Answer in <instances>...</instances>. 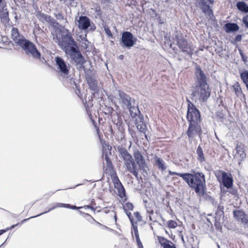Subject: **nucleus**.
I'll list each match as a JSON object with an SVG mask.
<instances>
[{
    "instance_id": "3",
    "label": "nucleus",
    "mask_w": 248,
    "mask_h": 248,
    "mask_svg": "<svg viewBox=\"0 0 248 248\" xmlns=\"http://www.w3.org/2000/svg\"><path fill=\"white\" fill-rule=\"evenodd\" d=\"M191 96L192 99L195 101L204 102L207 100L211 95V91L209 86H202L196 85L192 87Z\"/></svg>"
},
{
    "instance_id": "9",
    "label": "nucleus",
    "mask_w": 248,
    "mask_h": 248,
    "mask_svg": "<svg viewBox=\"0 0 248 248\" xmlns=\"http://www.w3.org/2000/svg\"><path fill=\"white\" fill-rule=\"evenodd\" d=\"M200 124V123H189L186 133L190 141L192 140L195 136H200L201 135L202 128Z\"/></svg>"
},
{
    "instance_id": "37",
    "label": "nucleus",
    "mask_w": 248,
    "mask_h": 248,
    "mask_svg": "<svg viewBox=\"0 0 248 248\" xmlns=\"http://www.w3.org/2000/svg\"><path fill=\"white\" fill-rule=\"evenodd\" d=\"M158 240L160 245L163 247V248L165 247L166 245H167L169 243H171L170 241L168 240L164 237H159Z\"/></svg>"
},
{
    "instance_id": "61",
    "label": "nucleus",
    "mask_w": 248,
    "mask_h": 248,
    "mask_svg": "<svg viewBox=\"0 0 248 248\" xmlns=\"http://www.w3.org/2000/svg\"><path fill=\"white\" fill-rule=\"evenodd\" d=\"M114 219H115V222H116V220H117V216H116V214H115V215H114Z\"/></svg>"
},
{
    "instance_id": "10",
    "label": "nucleus",
    "mask_w": 248,
    "mask_h": 248,
    "mask_svg": "<svg viewBox=\"0 0 248 248\" xmlns=\"http://www.w3.org/2000/svg\"><path fill=\"white\" fill-rule=\"evenodd\" d=\"M137 40L134 38L133 34L129 31H124L122 35L121 41L123 43L122 46L127 48L133 46Z\"/></svg>"
},
{
    "instance_id": "48",
    "label": "nucleus",
    "mask_w": 248,
    "mask_h": 248,
    "mask_svg": "<svg viewBox=\"0 0 248 248\" xmlns=\"http://www.w3.org/2000/svg\"><path fill=\"white\" fill-rule=\"evenodd\" d=\"M126 215L128 216L131 224H133V218L131 216V213L130 212H128L127 210L125 211Z\"/></svg>"
},
{
    "instance_id": "64",
    "label": "nucleus",
    "mask_w": 248,
    "mask_h": 248,
    "mask_svg": "<svg viewBox=\"0 0 248 248\" xmlns=\"http://www.w3.org/2000/svg\"><path fill=\"white\" fill-rule=\"evenodd\" d=\"M139 248H143V246H141L140 247H139Z\"/></svg>"
},
{
    "instance_id": "27",
    "label": "nucleus",
    "mask_w": 248,
    "mask_h": 248,
    "mask_svg": "<svg viewBox=\"0 0 248 248\" xmlns=\"http://www.w3.org/2000/svg\"><path fill=\"white\" fill-rule=\"evenodd\" d=\"M69 206H70L69 204H65V203H57L55 204L54 206H53L52 208L49 209L47 211H45L43 213H41L37 216H35L34 217H32L31 218L38 217L39 216H41V215L46 214V213H48V212L50 211L51 210H53L56 208L64 207V208H68V207H69Z\"/></svg>"
},
{
    "instance_id": "36",
    "label": "nucleus",
    "mask_w": 248,
    "mask_h": 248,
    "mask_svg": "<svg viewBox=\"0 0 248 248\" xmlns=\"http://www.w3.org/2000/svg\"><path fill=\"white\" fill-rule=\"evenodd\" d=\"M55 16L58 20H60V21L62 23H67L66 19L64 17V16L62 14V13L59 12L58 13L55 14Z\"/></svg>"
},
{
    "instance_id": "57",
    "label": "nucleus",
    "mask_w": 248,
    "mask_h": 248,
    "mask_svg": "<svg viewBox=\"0 0 248 248\" xmlns=\"http://www.w3.org/2000/svg\"><path fill=\"white\" fill-rule=\"evenodd\" d=\"M113 97L112 96V95H110L109 97H108V98L109 99H110L112 101H113Z\"/></svg>"
},
{
    "instance_id": "60",
    "label": "nucleus",
    "mask_w": 248,
    "mask_h": 248,
    "mask_svg": "<svg viewBox=\"0 0 248 248\" xmlns=\"http://www.w3.org/2000/svg\"><path fill=\"white\" fill-rule=\"evenodd\" d=\"M30 218H26V219H24L23 221H22V222H24L25 221H26L27 220H29Z\"/></svg>"
},
{
    "instance_id": "8",
    "label": "nucleus",
    "mask_w": 248,
    "mask_h": 248,
    "mask_svg": "<svg viewBox=\"0 0 248 248\" xmlns=\"http://www.w3.org/2000/svg\"><path fill=\"white\" fill-rule=\"evenodd\" d=\"M66 54L68 55L77 65L82 66L85 62L84 58L79 51L78 46L76 48L72 47L69 50H67Z\"/></svg>"
},
{
    "instance_id": "63",
    "label": "nucleus",
    "mask_w": 248,
    "mask_h": 248,
    "mask_svg": "<svg viewBox=\"0 0 248 248\" xmlns=\"http://www.w3.org/2000/svg\"><path fill=\"white\" fill-rule=\"evenodd\" d=\"M83 47H84V48H87V45L85 43V46H83Z\"/></svg>"
},
{
    "instance_id": "34",
    "label": "nucleus",
    "mask_w": 248,
    "mask_h": 248,
    "mask_svg": "<svg viewBox=\"0 0 248 248\" xmlns=\"http://www.w3.org/2000/svg\"><path fill=\"white\" fill-rule=\"evenodd\" d=\"M52 35L53 36V40L57 43L58 45H60V44L61 41L62 36L63 35L60 32H55L52 33Z\"/></svg>"
},
{
    "instance_id": "1",
    "label": "nucleus",
    "mask_w": 248,
    "mask_h": 248,
    "mask_svg": "<svg viewBox=\"0 0 248 248\" xmlns=\"http://www.w3.org/2000/svg\"><path fill=\"white\" fill-rule=\"evenodd\" d=\"M184 180L188 186L194 189L200 197L204 195L206 191V182L204 174L202 172L186 173Z\"/></svg>"
},
{
    "instance_id": "26",
    "label": "nucleus",
    "mask_w": 248,
    "mask_h": 248,
    "mask_svg": "<svg viewBox=\"0 0 248 248\" xmlns=\"http://www.w3.org/2000/svg\"><path fill=\"white\" fill-rule=\"evenodd\" d=\"M90 88L93 91L96 92L98 90L97 81L92 78H90L87 80Z\"/></svg>"
},
{
    "instance_id": "28",
    "label": "nucleus",
    "mask_w": 248,
    "mask_h": 248,
    "mask_svg": "<svg viewBox=\"0 0 248 248\" xmlns=\"http://www.w3.org/2000/svg\"><path fill=\"white\" fill-rule=\"evenodd\" d=\"M155 159V165L158 167L159 170H164L166 169V167L165 165V162L162 158L156 156Z\"/></svg>"
},
{
    "instance_id": "51",
    "label": "nucleus",
    "mask_w": 248,
    "mask_h": 248,
    "mask_svg": "<svg viewBox=\"0 0 248 248\" xmlns=\"http://www.w3.org/2000/svg\"><path fill=\"white\" fill-rule=\"evenodd\" d=\"M132 226H133V231L134 232V233H138L139 232H138L137 226L135 225L134 224V222H133V224H132Z\"/></svg>"
},
{
    "instance_id": "23",
    "label": "nucleus",
    "mask_w": 248,
    "mask_h": 248,
    "mask_svg": "<svg viewBox=\"0 0 248 248\" xmlns=\"http://www.w3.org/2000/svg\"><path fill=\"white\" fill-rule=\"evenodd\" d=\"M114 186L117 190V193L121 198L125 196V191L121 183L118 180V182L114 184Z\"/></svg>"
},
{
    "instance_id": "22",
    "label": "nucleus",
    "mask_w": 248,
    "mask_h": 248,
    "mask_svg": "<svg viewBox=\"0 0 248 248\" xmlns=\"http://www.w3.org/2000/svg\"><path fill=\"white\" fill-rule=\"evenodd\" d=\"M236 154L235 155L236 157H239L240 161L244 160L246 157V155L245 153L243 146L241 145H237L235 148Z\"/></svg>"
},
{
    "instance_id": "44",
    "label": "nucleus",
    "mask_w": 248,
    "mask_h": 248,
    "mask_svg": "<svg viewBox=\"0 0 248 248\" xmlns=\"http://www.w3.org/2000/svg\"><path fill=\"white\" fill-rule=\"evenodd\" d=\"M235 93L239 95L242 93V90L240 87L239 85H237L236 87H234Z\"/></svg>"
},
{
    "instance_id": "31",
    "label": "nucleus",
    "mask_w": 248,
    "mask_h": 248,
    "mask_svg": "<svg viewBox=\"0 0 248 248\" xmlns=\"http://www.w3.org/2000/svg\"><path fill=\"white\" fill-rule=\"evenodd\" d=\"M196 154L197 155V159L200 163H202L205 161L202 149L200 145L197 149Z\"/></svg>"
},
{
    "instance_id": "59",
    "label": "nucleus",
    "mask_w": 248,
    "mask_h": 248,
    "mask_svg": "<svg viewBox=\"0 0 248 248\" xmlns=\"http://www.w3.org/2000/svg\"><path fill=\"white\" fill-rule=\"evenodd\" d=\"M210 3H213L214 2V0H207Z\"/></svg>"
},
{
    "instance_id": "4",
    "label": "nucleus",
    "mask_w": 248,
    "mask_h": 248,
    "mask_svg": "<svg viewBox=\"0 0 248 248\" xmlns=\"http://www.w3.org/2000/svg\"><path fill=\"white\" fill-rule=\"evenodd\" d=\"M120 153L123 159L124 165L127 170L132 173L136 178H138V168L131 155L126 149L124 148L120 150Z\"/></svg>"
},
{
    "instance_id": "6",
    "label": "nucleus",
    "mask_w": 248,
    "mask_h": 248,
    "mask_svg": "<svg viewBox=\"0 0 248 248\" xmlns=\"http://www.w3.org/2000/svg\"><path fill=\"white\" fill-rule=\"evenodd\" d=\"M59 46L65 53L67 50H69L72 47L76 48L78 46L76 42L74 40L72 36L69 34H63L62 36Z\"/></svg>"
},
{
    "instance_id": "39",
    "label": "nucleus",
    "mask_w": 248,
    "mask_h": 248,
    "mask_svg": "<svg viewBox=\"0 0 248 248\" xmlns=\"http://www.w3.org/2000/svg\"><path fill=\"white\" fill-rule=\"evenodd\" d=\"M167 225L170 228H175L177 226V223L174 220H169L167 222Z\"/></svg>"
},
{
    "instance_id": "11",
    "label": "nucleus",
    "mask_w": 248,
    "mask_h": 248,
    "mask_svg": "<svg viewBox=\"0 0 248 248\" xmlns=\"http://www.w3.org/2000/svg\"><path fill=\"white\" fill-rule=\"evenodd\" d=\"M120 103L121 107L125 109L129 106H131L134 102L135 100L132 99V98L128 94L121 90H118Z\"/></svg>"
},
{
    "instance_id": "30",
    "label": "nucleus",
    "mask_w": 248,
    "mask_h": 248,
    "mask_svg": "<svg viewBox=\"0 0 248 248\" xmlns=\"http://www.w3.org/2000/svg\"><path fill=\"white\" fill-rule=\"evenodd\" d=\"M236 6L239 11L245 13H248V5L245 2L238 1Z\"/></svg>"
},
{
    "instance_id": "12",
    "label": "nucleus",
    "mask_w": 248,
    "mask_h": 248,
    "mask_svg": "<svg viewBox=\"0 0 248 248\" xmlns=\"http://www.w3.org/2000/svg\"><path fill=\"white\" fill-rule=\"evenodd\" d=\"M195 76L196 85L209 86L207 82L206 76L199 66H196L195 67Z\"/></svg>"
},
{
    "instance_id": "5",
    "label": "nucleus",
    "mask_w": 248,
    "mask_h": 248,
    "mask_svg": "<svg viewBox=\"0 0 248 248\" xmlns=\"http://www.w3.org/2000/svg\"><path fill=\"white\" fill-rule=\"evenodd\" d=\"M188 106L186 118L189 123H200L201 115L199 110L195 106L187 100Z\"/></svg>"
},
{
    "instance_id": "43",
    "label": "nucleus",
    "mask_w": 248,
    "mask_h": 248,
    "mask_svg": "<svg viewBox=\"0 0 248 248\" xmlns=\"http://www.w3.org/2000/svg\"><path fill=\"white\" fill-rule=\"evenodd\" d=\"M135 235L136 237V241L138 247H140L141 246H142V243L140 240L139 232L137 233H135Z\"/></svg>"
},
{
    "instance_id": "50",
    "label": "nucleus",
    "mask_w": 248,
    "mask_h": 248,
    "mask_svg": "<svg viewBox=\"0 0 248 248\" xmlns=\"http://www.w3.org/2000/svg\"><path fill=\"white\" fill-rule=\"evenodd\" d=\"M242 36L241 34H238L235 37V42H240L242 40Z\"/></svg>"
},
{
    "instance_id": "41",
    "label": "nucleus",
    "mask_w": 248,
    "mask_h": 248,
    "mask_svg": "<svg viewBox=\"0 0 248 248\" xmlns=\"http://www.w3.org/2000/svg\"><path fill=\"white\" fill-rule=\"evenodd\" d=\"M238 51L242 60L244 62H247L248 57L243 53V51L241 49H238Z\"/></svg>"
},
{
    "instance_id": "54",
    "label": "nucleus",
    "mask_w": 248,
    "mask_h": 248,
    "mask_svg": "<svg viewBox=\"0 0 248 248\" xmlns=\"http://www.w3.org/2000/svg\"><path fill=\"white\" fill-rule=\"evenodd\" d=\"M245 226H244L245 228H248V219H247L246 221L244 223Z\"/></svg>"
},
{
    "instance_id": "15",
    "label": "nucleus",
    "mask_w": 248,
    "mask_h": 248,
    "mask_svg": "<svg viewBox=\"0 0 248 248\" xmlns=\"http://www.w3.org/2000/svg\"><path fill=\"white\" fill-rule=\"evenodd\" d=\"M11 35L13 41L19 46L26 39L25 37L19 32L18 29L16 27H12Z\"/></svg>"
},
{
    "instance_id": "16",
    "label": "nucleus",
    "mask_w": 248,
    "mask_h": 248,
    "mask_svg": "<svg viewBox=\"0 0 248 248\" xmlns=\"http://www.w3.org/2000/svg\"><path fill=\"white\" fill-rule=\"evenodd\" d=\"M196 4L202 9L203 13L211 17L213 16V11L209 5L207 4L205 0H196Z\"/></svg>"
},
{
    "instance_id": "14",
    "label": "nucleus",
    "mask_w": 248,
    "mask_h": 248,
    "mask_svg": "<svg viewBox=\"0 0 248 248\" xmlns=\"http://www.w3.org/2000/svg\"><path fill=\"white\" fill-rule=\"evenodd\" d=\"M0 18L3 23H8L9 21V12L5 0H0Z\"/></svg>"
},
{
    "instance_id": "18",
    "label": "nucleus",
    "mask_w": 248,
    "mask_h": 248,
    "mask_svg": "<svg viewBox=\"0 0 248 248\" xmlns=\"http://www.w3.org/2000/svg\"><path fill=\"white\" fill-rule=\"evenodd\" d=\"M134 155L135 160L140 168L141 169H144L147 167V165L144 156L139 151H135L134 152Z\"/></svg>"
},
{
    "instance_id": "40",
    "label": "nucleus",
    "mask_w": 248,
    "mask_h": 248,
    "mask_svg": "<svg viewBox=\"0 0 248 248\" xmlns=\"http://www.w3.org/2000/svg\"><path fill=\"white\" fill-rule=\"evenodd\" d=\"M168 172H169V174L170 175H176L179 176L180 177L182 178L183 180H184V178L185 177V176L186 175V173H179V172H173L171 170H169Z\"/></svg>"
},
{
    "instance_id": "33",
    "label": "nucleus",
    "mask_w": 248,
    "mask_h": 248,
    "mask_svg": "<svg viewBox=\"0 0 248 248\" xmlns=\"http://www.w3.org/2000/svg\"><path fill=\"white\" fill-rule=\"evenodd\" d=\"M240 78L246 85L247 89L248 91V71L246 70L241 73Z\"/></svg>"
},
{
    "instance_id": "35",
    "label": "nucleus",
    "mask_w": 248,
    "mask_h": 248,
    "mask_svg": "<svg viewBox=\"0 0 248 248\" xmlns=\"http://www.w3.org/2000/svg\"><path fill=\"white\" fill-rule=\"evenodd\" d=\"M105 156V159L106 161V164L107 166V167L108 169H110L112 168V163L111 160H110L109 156L107 153H105L104 151H103V155L102 157Z\"/></svg>"
},
{
    "instance_id": "46",
    "label": "nucleus",
    "mask_w": 248,
    "mask_h": 248,
    "mask_svg": "<svg viewBox=\"0 0 248 248\" xmlns=\"http://www.w3.org/2000/svg\"><path fill=\"white\" fill-rule=\"evenodd\" d=\"M134 215L135 217L137 218V220L138 221H140L142 220V217L139 212H134Z\"/></svg>"
},
{
    "instance_id": "13",
    "label": "nucleus",
    "mask_w": 248,
    "mask_h": 248,
    "mask_svg": "<svg viewBox=\"0 0 248 248\" xmlns=\"http://www.w3.org/2000/svg\"><path fill=\"white\" fill-rule=\"evenodd\" d=\"M219 174L222 175V183L224 186L227 189L231 188L233 185V179L231 175L221 170L218 171V174H216V177H218Z\"/></svg>"
},
{
    "instance_id": "52",
    "label": "nucleus",
    "mask_w": 248,
    "mask_h": 248,
    "mask_svg": "<svg viewBox=\"0 0 248 248\" xmlns=\"http://www.w3.org/2000/svg\"><path fill=\"white\" fill-rule=\"evenodd\" d=\"M81 208V207H77L75 205H71L70 204L69 207H68V208H70V209H77Z\"/></svg>"
},
{
    "instance_id": "62",
    "label": "nucleus",
    "mask_w": 248,
    "mask_h": 248,
    "mask_svg": "<svg viewBox=\"0 0 248 248\" xmlns=\"http://www.w3.org/2000/svg\"><path fill=\"white\" fill-rule=\"evenodd\" d=\"M119 57H120V59H123V57H124V56L123 55H120Z\"/></svg>"
},
{
    "instance_id": "32",
    "label": "nucleus",
    "mask_w": 248,
    "mask_h": 248,
    "mask_svg": "<svg viewBox=\"0 0 248 248\" xmlns=\"http://www.w3.org/2000/svg\"><path fill=\"white\" fill-rule=\"evenodd\" d=\"M37 18L41 22L44 23L48 22L50 20V16L44 13L39 12L36 14Z\"/></svg>"
},
{
    "instance_id": "45",
    "label": "nucleus",
    "mask_w": 248,
    "mask_h": 248,
    "mask_svg": "<svg viewBox=\"0 0 248 248\" xmlns=\"http://www.w3.org/2000/svg\"><path fill=\"white\" fill-rule=\"evenodd\" d=\"M104 30L106 32V33L109 36V37H112V34L111 33V32L109 29V28L107 26L104 27Z\"/></svg>"
},
{
    "instance_id": "19",
    "label": "nucleus",
    "mask_w": 248,
    "mask_h": 248,
    "mask_svg": "<svg viewBox=\"0 0 248 248\" xmlns=\"http://www.w3.org/2000/svg\"><path fill=\"white\" fill-rule=\"evenodd\" d=\"M234 217L238 221H241L244 223L248 219L247 216L244 212L241 210H234L233 212Z\"/></svg>"
},
{
    "instance_id": "55",
    "label": "nucleus",
    "mask_w": 248,
    "mask_h": 248,
    "mask_svg": "<svg viewBox=\"0 0 248 248\" xmlns=\"http://www.w3.org/2000/svg\"><path fill=\"white\" fill-rule=\"evenodd\" d=\"M146 208L147 213H149L150 211L152 210V209H151L150 208H148L147 207H146Z\"/></svg>"
},
{
    "instance_id": "56",
    "label": "nucleus",
    "mask_w": 248,
    "mask_h": 248,
    "mask_svg": "<svg viewBox=\"0 0 248 248\" xmlns=\"http://www.w3.org/2000/svg\"><path fill=\"white\" fill-rule=\"evenodd\" d=\"M5 232V231L3 230H0V235H1L2 234H3V233Z\"/></svg>"
},
{
    "instance_id": "42",
    "label": "nucleus",
    "mask_w": 248,
    "mask_h": 248,
    "mask_svg": "<svg viewBox=\"0 0 248 248\" xmlns=\"http://www.w3.org/2000/svg\"><path fill=\"white\" fill-rule=\"evenodd\" d=\"M48 23H49L51 25L53 26L54 27H57L58 25V23L56 21V20L50 17V20L48 21Z\"/></svg>"
},
{
    "instance_id": "29",
    "label": "nucleus",
    "mask_w": 248,
    "mask_h": 248,
    "mask_svg": "<svg viewBox=\"0 0 248 248\" xmlns=\"http://www.w3.org/2000/svg\"><path fill=\"white\" fill-rule=\"evenodd\" d=\"M126 109H129L130 114L133 118L136 117L138 115V113L140 112L138 108L135 106V102Z\"/></svg>"
},
{
    "instance_id": "24",
    "label": "nucleus",
    "mask_w": 248,
    "mask_h": 248,
    "mask_svg": "<svg viewBox=\"0 0 248 248\" xmlns=\"http://www.w3.org/2000/svg\"><path fill=\"white\" fill-rule=\"evenodd\" d=\"M26 54L29 57H31L33 59L35 60H40L41 57V54L37 49L36 46L30 50V51Z\"/></svg>"
},
{
    "instance_id": "20",
    "label": "nucleus",
    "mask_w": 248,
    "mask_h": 248,
    "mask_svg": "<svg viewBox=\"0 0 248 248\" xmlns=\"http://www.w3.org/2000/svg\"><path fill=\"white\" fill-rule=\"evenodd\" d=\"M36 46L33 43L27 39L19 46L25 51V54Z\"/></svg>"
},
{
    "instance_id": "21",
    "label": "nucleus",
    "mask_w": 248,
    "mask_h": 248,
    "mask_svg": "<svg viewBox=\"0 0 248 248\" xmlns=\"http://www.w3.org/2000/svg\"><path fill=\"white\" fill-rule=\"evenodd\" d=\"M223 28L227 33H230L238 31L239 27L236 23L230 22L225 24Z\"/></svg>"
},
{
    "instance_id": "38",
    "label": "nucleus",
    "mask_w": 248,
    "mask_h": 248,
    "mask_svg": "<svg viewBox=\"0 0 248 248\" xmlns=\"http://www.w3.org/2000/svg\"><path fill=\"white\" fill-rule=\"evenodd\" d=\"M134 208L133 205L130 202H127L125 203L124 205V211H126V210H133Z\"/></svg>"
},
{
    "instance_id": "7",
    "label": "nucleus",
    "mask_w": 248,
    "mask_h": 248,
    "mask_svg": "<svg viewBox=\"0 0 248 248\" xmlns=\"http://www.w3.org/2000/svg\"><path fill=\"white\" fill-rule=\"evenodd\" d=\"M55 61L60 75L63 78H68L70 69L69 64L66 63L63 59L59 56L55 57Z\"/></svg>"
},
{
    "instance_id": "17",
    "label": "nucleus",
    "mask_w": 248,
    "mask_h": 248,
    "mask_svg": "<svg viewBox=\"0 0 248 248\" xmlns=\"http://www.w3.org/2000/svg\"><path fill=\"white\" fill-rule=\"evenodd\" d=\"M78 27L80 30H86L91 25L90 19L86 16H80L78 20Z\"/></svg>"
},
{
    "instance_id": "49",
    "label": "nucleus",
    "mask_w": 248,
    "mask_h": 248,
    "mask_svg": "<svg viewBox=\"0 0 248 248\" xmlns=\"http://www.w3.org/2000/svg\"><path fill=\"white\" fill-rule=\"evenodd\" d=\"M164 248H176L175 245L171 242L165 245Z\"/></svg>"
},
{
    "instance_id": "47",
    "label": "nucleus",
    "mask_w": 248,
    "mask_h": 248,
    "mask_svg": "<svg viewBox=\"0 0 248 248\" xmlns=\"http://www.w3.org/2000/svg\"><path fill=\"white\" fill-rule=\"evenodd\" d=\"M242 21L245 26L248 28V16H246L244 17Z\"/></svg>"
},
{
    "instance_id": "2",
    "label": "nucleus",
    "mask_w": 248,
    "mask_h": 248,
    "mask_svg": "<svg viewBox=\"0 0 248 248\" xmlns=\"http://www.w3.org/2000/svg\"><path fill=\"white\" fill-rule=\"evenodd\" d=\"M172 38L176 42V45L182 52L190 56L193 54L194 49L191 43L188 42L181 31H175Z\"/></svg>"
},
{
    "instance_id": "53",
    "label": "nucleus",
    "mask_w": 248,
    "mask_h": 248,
    "mask_svg": "<svg viewBox=\"0 0 248 248\" xmlns=\"http://www.w3.org/2000/svg\"><path fill=\"white\" fill-rule=\"evenodd\" d=\"M149 214V219L150 220H152V217L151 216L153 215L154 214V211L153 210H151L149 211V212L148 213Z\"/></svg>"
},
{
    "instance_id": "58",
    "label": "nucleus",
    "mask_w": 248,
    "mask_h": 248,
    "mask_svg": "<svg viewBox=\"0 0 248 248\" xmlns=\"http://www.w3.org/2000/svg\"><path fill=\"white\" fill-rule=\"evenodd\" d=\"M87 208H91V209H93V207H92V206H90V205H87Z\"/></svg>"
},
{
    "instance_id": "25",
    "label": "nucleus",
    "mask_w": 248,
    "mask_h": 248,
    "mask_svg": "<svg viewBox=\"0 0 248 248\" xmlns=\"http://www.w3.org/2000/svg\"><path fill=\"white\" fill-rule=\"evenodd\" d=\"M136 125L138 130L141 133H142L144 134L145 138L147 140V136L146 134L147 129L146 124L143 121L140 120L139 122H136Z\"/></svg>"
}]
</instances>
